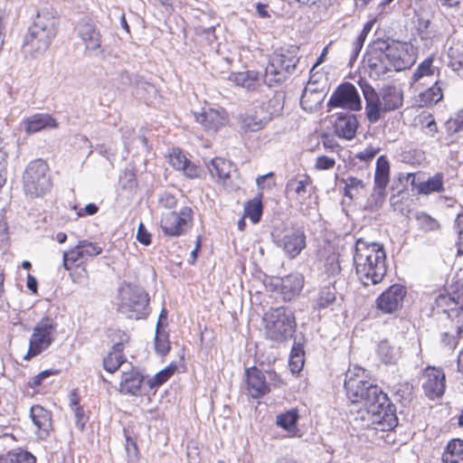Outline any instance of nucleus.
<instances>
[{"instance_id":"53","label":"nucleus","mask_w":463,"mask_h":463,"mask_svg":"<svg viewBox=\"0 0 463 463\" xmlns=\"http://www.w3.org/2000/svg\"><path fill=\"white\" fill-rule=\"evenodd\" d=\"M445 128H446V131L447 133L449 135V136H452L459 131L462 130L463 128V119L462 120H459L458 118L457 119H449L446 121L445 123Z\"/></svg>"},{"instance_id":"58","label":"nucleus","mask_w":463,"mask_h":463,"mask_svg":"<svg viewBox=\"0 0 463 463\" xmlns=\"http://www.w3.org/2000/svg\"><path fill=\"white\" fill-rule=\"evenodd\" d=\"M420 25L421 26L420 30V37L421 39H432L436 36L434 33L429 30V27L430 25V19H421L420 22Z\"/></svg>"},{"instance_id":"26","label":"nucleus","mask_w":463,"mask_h":463,"mask_svg":"<svg viewBox=\"0 0 463 463\" xmlns=\"http://www.w3.org/2000/svg\"><path fill=\"white\" fill-rule=\"evenodd\" d=\"M26 134L31 135L47 128H57V120L47 113H36L23 121Z\"/></svg>"},{"instance_id":"63","label":"nucleus","mask_w":463,"mask_h":463,"mask_svg":"<svg viewBox=\"0 0 463 463\" xmlns=\"http://www.w3.org/2000/svg\"><path fill=\"white\" fill-rule=\"evenodd\" d=\"M268 5L262 3H258L256 5V11L260 17L261 18H269V14L267 10Z\"/></svg>"},{"instance_id":"8","label":"nucleus","mask_w":463,"mask_h":463,"mask_svg":"<svg viewBox=\"0 0 463 463\" xmlns=\"http://www.w3.org/2000/svg\"><path fill=\"white\" fill-rule=\"evenodd\" d=\"M299 59L290 52H275L265 70L264 81L269 87L284 82L292 74Z\"/></svg>"},{"instance_id":"47","label":"nucleus","mask_w":463,"mask_h":463,"mask_svg":"<svg viewBox=\"0 0 463 463\" xmlns=\"http://www.w3.org/2000/svg\"><path fill=\"white\" fill-rule=\"evenodd\" d=\"M175 368L176 367L175 365H171L159 371L150 381V386L153 388L155 386H159L165 383L175 373Z\"/></svg>"},{"instance_id":"4","label":"nucleus","mask_w":463,"mask_h":463,"mask_svg":"<svg viewBox=\"0 0 463 463\" xmlns=\"http://www.w3.org/2000/svg\"><path fill=\"white\" fill-rule=\"evenodd\" d=\"M359 86L365 99V112L370 123H376L382 113L399 109L403 105V91L395 85L383 87L379 92L366 81H360Z\"/></svg>"},{"instance_id":"57","label":"nucleus","mask_w":463,"mask_h":463,"mask_svg":"<svg viewBox=\"0 0 463 463\" xmlns=\"http://www.w3.org/2000/svg\"><path fill=\"white\" fill-rule=\"evenodd\" d=\"M184 175H186L189 178H195L199 176L200 170L198 166H196L194 164H193L191 161H187V164L184 165V167L181 169Z\"/></svg>"},{"instance_id":"31","label":"nucleus","mask_w":463,"mask_h":463,"mask_svg":"<svg viewBox=\"0 0 463 463\" xmlns=\"http://www.w3.org/2000/svg\"><path fill=\"white\" fill-rule=\"evenodd\" d=\"M443 463H463V440L454 439L450 440L442 455Z\"/></svg>"},{"instance_id":"12","label":"nucleus","mask_w":463,"mask_h":463,"mask_svg":"<svg viewBox=\"0 0 463 463\" xmlns=\"http://www.w3.org/2000/svg\"><path fill=\"white\" fill-rule=\"evenodd\" d=\"M326 106L329 109L343 108L352 111L362 109V100L356 88L349 82L340 84L332 93Z\"/></svg>"},{"instance_id":"64","label":"nucleus","mask_w":463,"mask_h":463,"mask_svg":"<svg viewBox=\"0 0 463 463\" xmlns=\"http://www.w3.org/2000/svg\"><path fill=\"white\" fill-rule=\"evenodd\" d=\"M37 285H38V283H37L36 279L33 275L28 274L27 275V283H26L28 289L35 294V293H37Z\"/></svg>"},{"instance_id":"45","label":"nucleus","mask_w":463,"mask_h":463,"mask_svg":"<svg viewBox=\"0 0 463 463\" xmlns=\"http://www.w3.org/2000/svg\"><path fill=\"white\" fill-rule=\"evenodd\" d=\"M71 407L74 411L75 424L80 430H83L88 418L86 417L84 411L79 405V402L76 398L71 399Z\"/></svg>"},{"instance_id":"43","label":"nucleus","mask_w":463,"mask_h":463,"mask_svg":"<svg viewBox=\"0 0 463 463\" xmlns=\"http://www.w3.org/2000/svg\"><path fill=\"white\" fill-rule=\"evenodd\" d=\"M420 229L426 232H436L440 229L439 222L426 213L420 212L415 215Z\"/></svg>"},{"instance_id":"24","label":"nucleus","mask_w":463,"mask_h":463,"mask_svg":"<svg viewBox=\"0 0 463 463\" xmlns=\"http://www.w3.org/2000/svg\"><path fill=\"white\" fill-rule=\"evenodd\" d=\"M356 116L351 113H339L334 123L335 133L337 137L351 140L354 137L358 128Z\"/></svg>"},{"instance_id":"9","label":"nucleus","mask_w":463,"mask_h":463,"mask_svg":"<svg viewBox=\"0 0 463 463\" xmlns=\"http://www.w3.org/2000/svg\"><path fill=\"white\" fill-rule=\"evenodd\" d=\"M148 301V296L144 289L128 286L121 289L118 311L128 318L139 319L146 316Z\"/></svg>"},{"instance_id":"40","label":"nucleus","mask_w":463,"mask_h":463,"mask_svg":"<svg viewBox=\"0 0 463 463\" xmlns=\"http://www.w3.org/2000/svg\"><path fill=\"white\" fill-rule=\"evenodd\" d=\"M298 417V410L291 409L285 413L278 415L276 422L278 426L290 431L291 430L296 429Z\"/></svg>"},{"instance_id":"33","label":"nucleus","mask_w":463,"mask_h":463,"mask_svg":"<svg viewBox=\"0 0 463 463\" xmlns=\"http://www.w3.org/2000/svg\"><path fill=\"white\" fill-rule=\"evenodd\" d=\"M259 74L253 71H241L232 73L229 80L233 81L236 85L241 86L248 90H253L258 86Z\"/></svg>"},{"instance_id":"37","label":"nucleus","mask_w":463,"mask_h":463,"mask_svg":"<svg viewBox=\"0 0 463 463\" xmlns=\"http://www.w3.org/2000/svg\"><path fill=\"white\" fill-rule=\"evenodd\" d=\"M443 174L438 173L432 177H430L426 182H423L419 186V193L423 194H430L434 192H443Z\"/></svg>"},{"instance_id":"10","label":"nucleus","mask_w":463,"mask_h":463,"mask_svg":"<svg viewBox=\"0 0 463 463\" xmlns=\"http://www.w3.org/2000/svg\"><path fill=\"white\" fill-rule=\"evenodd\" d=\"M55 331L56 324L52 318L43 317L38 322L30 337L29 348L24 359L29 361L46 350L54 341Z\"/></svg>"},{"instance_id":"50","label":"nucleus","mask_w":463,"mask_h":463,"mask_svg":"<svg viewBox=\"0 0 463 463\" xmlns=\"http://www.w3.org/2000/svg\"><path fill=\"white\" fill-rule=\"evenodd\" d=\"M335 160L326 156L317 157L315 168L317 170H328L335 166Z\"/></svg>"},{"instance_id":"18","label":"nucleus","mask_w":463,"mask_h":463,"mask_svg":"<svg viewBox=\"0 0 463 463\" xmlns=\"http://www.w3.org/2000/svg\"><path fill=\"white\" fill-rule=\"evenodd\" d=\"M276 243L288 258L294 259L306 248V235L301 229H291L286 231Z\"/></svg>"},{"instance_id":"11","label":"nucleus","mask_w":463,"mask_h":463,"mask_svg":"<svg viewBox=\"0 0 463 463\" xmlns=\"http://www.w3.org/2000/svg\"><path fill=\"white\" fill-rule=\"evenodd\" d=\"M278 375L273 371L262 372L255 366L245 370L247 393L253 399H259L270 392L271 382Z\"/></svg>"},{"instance_id":"34","label":"nucleus","mask_w":463,"mask_h":463,"mask_svg":"<svg viewBox=\"0 0 463 463\" xmlns=\"http://www.w3.org/2000/svg\"><path fill=\"white\" fill-rule=\"evenodd\" d=\"M0 463H36V458L29 451L15 449L0 455Z\"/></svg>"},{"instance_id":"27","label":"nucleus","mask_w":463,"mask_h":463,"mask_svg":"<svg viewBox=\"0 0 463 463\" xmlns=\"http://www.w3.org/2000/svg\"><path fill=\"white\" fill-rule=\"evenodd\" d=\"M390 181V163L384 156L377 158L374 173L373 191L378 196L385 195V189Z\"/></svg>"},{"instance_id":"35","label":"nucleus","mask_w":463,"mask_h":463,"mask_svg":"<svg viewBox=\"0 0 463 463\" xmlns=\"http://www.w3.org/2000/svg\"><path fill=\"white\" fill-rule=\"evenodd\" d=\"M262 194L260 193L253 199L248 201L244 206V216L250 219L253 223H258L261 218L263 206H262Z\"/></svg>"},{"instance_id":"51","label":"nucleus","mask_w":463,"mask_h":463,"mask_svg":"<svg viewBox=\"0 0 463 463\" xmlns=\"http://www.w3.org/2000/svg\"><path fill=\"white\" fill-rule=\"evenodd\" d=\"M342 182L345 184V185H346L347 188H351L356 192V194H359L360 190H363L365 187L364 182L361 179L354 176H348L345 179H343Z\"/></svg>"},{"instance_id":"59","label":"nucleus","mask_w":463,"mask_h":463,"mask_svg":"<svg viewBox=\"0 0 463 463\" xmlns=\"http://www.w3.org/2000/svg\"><path fill=\"white\" fill-rule=\"evenodd\" d=\"M304 365V358L300 355L289 356V366L293 373L299 372Z\"/></svg>"},{"instance_id":"39","label":"nucleus","mask_w":463,"mask_h":463,"mask_svg":"<svg viewBox=\"0 0 463 463\" xmlns=\"http://www.w3.org/2000/svg\"><path fill=\"white\" fill-rule=\"evenodd\" d=\"M442 98L443 93L441 88L439 86V81H436L432 87L420 95V102L426 107L437 104Z\"/></svg>"},{"instance_id":"41","label":"nucleus","mask_w":463,"mask_h":463,"mask_svg":"<svg viewBox=\"0 0 463 463\" xmlns=\"http://www.w3.org/2000/svg\"><path fill=\"white\" fill-rule=\"evenodd\" d=\"M321 102V94L320 92H313L307 88L304 90L303 94L300 99V104L303 109L307 111H312L315 109Z\"/></svg>"},{"instance_id":"25","label":"nucleus","mask_w":463,"mask_h":463,"mask_svg":"<svg viewBox=\"0 0 463 463\" xmlns=\"http://www.w3.org/2000/svg\"><path fill=\"white\" fill-rule=\"evenodd\" d=\"M312 180L308 175H302L300 178H291L286 184L287 196L298 200L304 201L311 194Z\"/></svg>"},{"instance_id":"20","label":"nucleus","mask_w":463,"mask_h":463,"mask_svg":"<svg viewBox=\"0 0 463 463\" xmlns=\"http://www.w3.org/2000/svg\"><path fill=\"white\" fill-rule=\"evenodd\" d=\"M116 335L118 336V342L113 345L103 359V367L109 373H115L126 362L123 354L124 344L128 342L129 336L122 331H118Z\"/></svg>"},{"instance_id":"30","label":"nucleus","mask_w":463,"mask_h":463,"mask_svg":"<svg viewBox=\"0 0 463 463\" xmlns=\"http://www.w3.org/2000/svg\"><path fill=\"white\" fill-rule=\"evenodd\" d=\"M30 417L33 424L40 430V437L42 439L47 438L52 430L51 412L43 406L37 404L31 407Z\"/></svg>"},{"instance_id":"14","label":"nucleus","mask_w":463,"mask_h":463,"mask_svg":"<svg viewBox=\"0 0 463 463\" xmlns=\"http://www.w3.org/2000/svg\"><path fill=\"white\" fill-rule=\"evenodd\" d=\"M102 252V248L98 244L88 241H80L79 243L70 249L68 251H63L62 254V266L66 270L71 269V265H80L88 260L99 255Z\"/></svg>"},{"instance_id":"1","label":"nucleus","mask_w":463,"mask_h":463,"mask_svg":"<svg viewBox=\"0 0 463 463\" xmlns=\"http://www.w3.org/2000/svg\"><path fill=\"white\" fill-rule=\"evenodd\" d=\"M415 61L412 48L406 43L377 39L370 45L368 66L378 75L410 69Z\"/></svg>"},{"instance_id":"48","label":"nucleus","mask_w":463,"mask_h":463,"mask_svg":"<svg viewBox=\"0 0 463 463\" xmlns=\"http://www.w3.org/2000/svg\"><path fill=\"white\" fill-rule=\"evenodd\" d=\"M341 267L338 262V256L335 253L330 254L325 262V272L328 275H335L339 273Z\"/></svg>"},{"instance_id":"46","label":"nucleus","mask_w":463,"mask_h":463,"mask_svg":"<svg viewBox=\"0 0 463 463\" xmlns=\"http://www.w3.org/2000/svg\"><path fill=\"white\" fill-rule=\"evenodd\" d=\"M448 66L454 67L455 64L463 61V45L455 43L448 50Z\"/></svg>"},{"instance_id":"61","label":"nucleus","mask_w":463,"mask_h":463,"mask_svg":"<svg viewBox=\"0 0 463 463\" xmlns=\"http://www.w3.org/2000/svg\"><path fill=\"white\" fill-rule=\"evenodd\" d=\"M5 165H6L5 156L4 153L0 152V188L6 182Z\"/></svg>"},{"instance_id":"44","label":"nucleus","mask_w":463,"mask_h":463,"mask_svg":"<svg viewBox=\"0 0 463 463\" xmlns=\"http://www.w3.org/2000/svg\"><path fill=\"white\" fill-rule=\"evenodd\" d=\"M155 347L157 354L165 355L170 350V343L168 335L165 333L159 331V323H157L156 336H155Z\"/></svg>"},{"instance_id":"21","label":"nucleus","mask_w":463,"mask_h":463,"mask_svg":"<svg viewBox=\"0 0 463 463\" xmlns=\"http://www.w3.org/2000/svg\"><path fill=\"white\" fill-rule=\"evenodd\" d=\"M78 35L84 43L86 50L94 55L104 52L101 48V35L97 26L90 22H81L78 26Z\"/></svg>"},{"instance_id":"56","label":"nucleus","mask_w":463,"mask_h":463,"mask_svg":"<svg viewBox=\"0 0 463 463\" xmlns=\"http://www.w3.org/2000/svg\"><path fill=\"white\" fill-rule=\"evenodd\" d=\"M176 203H177V201H176L175 197L169 193H164L159 198L160 205L165 209L175 208L176 205Z\"/></svg>"},{"instance_id":"19","label":"nucleus","mask_w":463,"mask_h":463,"mask_svg":"<svg viewBox=\"0 0 463 463\" xmlns=\"http://www.w3.org/2000/svg\"><path fill=\"white\" fill-rule=\"evenodd\" d=\"M405 295V288L394 284L378 297L376 300L377 307L385 314L393 313L402 307Z\"/></svg>"},{"instance_id":"42","label":"nucleus","mask_w":463,"mask_h":463,"mask_svg":"<svg viewBox=\"0 0 463 463\" xmlns=\"http://www.w3.org/2000/svg\"><path fill=\"white\" fill-rule=\"evenodd\" d=\"M434 56L430 55L421 61L412 74L413 81H418L425 76L434 74L435 68L433 67Z\"/></svg>"},{"instance_id":"62","label":"nucleus","mask_w":463,"mask_h":463,"mask_svg":"<svg viewBox=\"0 0 463 463\" xmlns=\"http://www.w3.org/2000/svg\"><path fill=\"white\" fill-rule=\"evenodd\" d=\"M99 211V207L95 203H88L83 210H80L78 213L79 216H83L84 214L87 215H93Z\"/></svg>"},{"instance_id":"49","label":"nucleus","mask_w":463,"mask_h":463,"mask_svg":"<svg viewBox=\"0 0 463 463\" xmlns=\"http://www.w3.org/2000/svg\"><path fill=\"white\" fill-rule=\"evenodd\" d=\"M187 161L188 159L180 150L174 149L173 153L169 156L170 165L177 170L184 168Z\"/></svg>"},{"instance_id":"23","label":"nucleus","mask_w":463,"mask_h":463,"mask_svg":"<svg viewBox=\"0 0 463 463\" xmlns=\"http://www.w3.org/2000/svg\"><path fill=\"white\" fill-rule=\"evenodd\" d=\"M194 118L205 130L216 132L219 128L225 124V112L223 109L212 108L203 109L201 113H194Z\"/></svg>"},{"instance_id":"3","label":"nucleus","mask_w":463,"mask_h":463,"mask_svg":"<svg viewBox=\"0 0 463 463\" xmlns=\"http://www.w3.org/2000/svg\"><path fill=\"white\" fill-rule=\"evenodd\" d=\"M364 370L354 368L345 373V389L353 403H362L367 411H377V408L388 404L390 401L377 385H373L364 380Z\"/></svg>"},{"instance_id":"55","label":"nucleus","mask_w":463,"mask_h":463,"mask_svg":"<svg viewBox=\"0 0 463 463\" xmlns=\"http://www.w3.org/2000/svg\"><path fill=\"white\" fill-rule=\"evenodd\" d=\"M137 240L144 245H149L151 242V235L142 222L139 223L137 228Z\"/></svg>"},{"instance_id":"7","label":"nucleus","mask_w":463,"mask_h":463,"mask_svg":"<svg viewBox=\"0 0 463 463\" xmlns=\"http://www.w3.org/2000/svg\"><path fill=\"white\" fill-rule=\"evenodd\" d=\"M24 190L31 197H40L50 191L52 181L49 166L43 159L31 161L26 166L24 175Z\"/></svg>"},{"instance_id":"17","label":"nucleus","mask_w":463,"mask_h":463,"mask_svg":"<svg viewBox=\"0 0 463 463\" xmlns=\"http://www.w3.org/2000/svg\"><path fill=\"white\" fill-rule=\"evenodd\" d=\"M368 414L370 415L371 424L373 425V429L376 430L389 431L398 425L396 409L390 401L388 404L377 408V411H370Z\"/></svg>"},{"instance_id":"28","label":"nucleus","mask_w":463,"mask_h":463,"mask_svg":"<svg viewBox=\"0 0 463 463\" xmlns=\"http://www.w3.org/2000/svg\"><path fill=\"white\" fill-rule=\"evenodd\" d=\"M304 286V278L298 273L279 279L280 294L284 300L290 301L298 296Z\"/></svg>"},{"instance_id":"6","label":"nucleus","mask_w":463,"mask_h":463,"mask_svg":"<svg viewBox=\"0 0 463 463\" xmlns=\"http://www.w3.org/2000/svg\"><path fill=\"white\" fill-rule=\"evenodd\" d=\"M267 339L282 344L289 340L296 331V317L291 309L279 307L270 309L264 317Z\"/></svg>"},{"instance_id":"52","label":"nucleus","mask_w":463,"mask_h":463,"mask_svg":"<svg viewBox=\"0 0 463 463\" xmlns=\"http://www.w3.org/2000/svg\"><path fill=\"white\" fill-rule=\"evenodd\" d=\"M421 122L423 128L427 129L426 134L430 137H434V135L438 132V127L432 115L425 116Z\"/></svg>"},{"instance_id":"2","label":"nucleus","mask_w":463,"mask_h":463,"mask_svg":"<svg viewBox=\"0 0 463 463\" xmlns=\"http://www.w3.org/2000/svg\"><path fill=\"white\" fill-rule=\"evenodd\" d=\"M386 254L383 246L358 239L354 246V263L356 274L364 286L376 285L384 278Z\"/></svg>"},{"instance_id":"54","label":"nucleus","mask_w":463,"mask_h":463,"mask_svg":"<svg viewBox=\"0 0 463 463\" xmlns=\"http://www.w3.org/2000/svg\"><path fill=\"white\" fill-rule=\"evenodd\" d=\"M378 152L379 148H375L372 146H369L363 151L357 153L355 157L360 159L361 161L369 162L376 156Z\"/></svg>"},{"instance_id":"16","label":"nucleus","mask_w":463,"mask_h":463,"mask_svg":"<svg viewBox=\"0 0 463 463\" xmlns=\"http://www.w3.org/2000/svg\"><path fill=\"white\" fill-rule=\"evenodd\" d=\"M272 117L269 105L262 103L241 116V128L245 132L259 131L271 120Z\"/></svg>"},{"instance_id":"22","label":"nucleus","mask_w":463,"mask_h":463,"mask_svg":"<svg viewBox=\"0 0 463 463\" xmlns=\"http://www.w3.org/2000/svg\"><path fill=\"white\" fill-rule=\"evenodd\" d=\"M424 376L426 379L422 388L425 394L430 399L442 396L446 388L444 372L441 369L427 368Z\"/></svg>"},{"instance_id":"29","label":"nucleus","mask_w":463,"mask_h":463,"mask_svg":"<svg viewBox=\"0 0 463 463\" xmlns=\"http://www.w3.org/2000/svg\"><path fill=\"white\" fill-rule=\"evenodd\" d=\"M143 382L144 376L137 369L131 367L130 371L122 372L119 391L123 393L138 395Z\"/></svg>"},{"instance_id":"38","label":"nucleus","mask_w":463,"mask_h":463,"mask_svg":"<svg viewBox=\"0 0 463 463\" xmlns=\"http://www.w3.org/2000/svg\"><path fill=\"white\" fill-rule=\"evenodd\" d=\"M336 300V290L332 285L322 288L317 299V308H326L333 305Z\"/></svg>"},{"instance_id":"13","label":"nucleus","mask_w":463,"mask_h":463,"mask_svg":"<svg viewBox=\"0 0 463 463\" xmlns=\"http://www.w3.org/2000/svg\"><path fill=\"white\" fill-rule=\"evenodd\" d=\"M193 221V210L184 206L179 213L169 212L161 218V228L168 236H180L186 232Z\"/></svg>"},{"instance_id":"60","label":"nucleus","mask_w":463,"mask_h":463,"mask_svg":"<svg viewBox=\"0 0 463 463\" xmlns=\"http://www.w3.org/2000/svg\"><path fill=\"white\" fill-rule=\"evenodd\" d=\"M273 175H274L273 173L270 172V173H268L267 175L259 176L256 180L258 188L261 189V190L265 189L266 187L271 188L274 184H268L267 180L271 179L273 177Z\"/></svg>"},{"instance_id":"5","label":"nucleus","mask_w":463,"mask_h":463,"mask_svg":"<svg viewBox=\"0 0 463 463\" xmlns=\"http://www.w3.org/2000/svg\"><path fill=\"white\" fill-rule=\"evenodd\" d=\"M56 25L57 19L47 9L38 11L24 36L23 52L32 56L45 52L57 34Z\"/></svg>"},{"instance_id":"32","label":"nucleus","mask_w":463,"mask_h":463,"mask_svg":"<svg viewBox=\"0 0 463 463\" xmlns=\"http://www.w3.org/2000/svg\"><path fill=\"white\" fill-rule=\"evenodd\" d=\"M211 175L214 177H218L223 183L230 178L232 170L233 168L232 164L221 157H215L211 160V164L208 165Z\"/></svg>"},{"instance_id":"15","label":"nucleus","mask_w":463,"mask_h":463,"mask_svg":"<svg viewBox=\"0 0 463 463\" xmlns=\"http://www.w3.org/2000/svg\"><path fill=\"white\" fill-rule=\"evenodd\" d=\"M451 291L447 293H439L434 300L432 308H437L438 312L448 313L463 310V281H457L450 287Z\"/></svg>"},{"instance_id":"36","label":"nucleus","mask_w":463,"mask_h":463,"mask_svg":"<svg viewBox=\"0 0 463 463\" xmlns=\"http://www.w3.org/2000/svg\"><path fill=\"white\" fill-rule=\"evenodd\" d=\"M378 356L385 364H395L399 358V351L390 345L388 340H382L378 345Z\"/></svg>"}]
</instances>
